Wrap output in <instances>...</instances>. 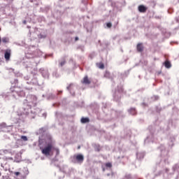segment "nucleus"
Segmentation results:
<instances>
[{"label":"nucleus","mask_w":179,"mask_h":179,"mask_svg":"<svg viewBox=\"0 0 179 179\" xmlns=\"http://www.w3.org/2000/svg\"><path fill=\"white\" fill-rule=\"evenodd\" d=\"M54 152H55V157L59 156V148L55 147L52 143H50L45 146V157H52L54 156Z\"/></svg>","instance_id":"obj_1"},{"label":"nucleus","mask_w":179,"mask_h":179,"mask_svg":"<svg viewBox=\"0 0 179 179\" xmlns=\"http://www.w3.org/2000/svg\"><path fill=\"white\" fill-rule=\"evenodd\" d=\"M74 159H76V161L80 163V164H82L83 163V160H85V157L82 154H78L76 155H74Z\"/></svg>","instance_id":"obj_2"},{"label":"nucleus","mask_w":179,"mask_h":179,"mask_svg":"<svg viewBox=\"0 0 179 179\" xmlns=\"http://www.w3.org/2000/svg\"><path fill=\"white\" fill-rule=\"evenodd\" d=\"M81 83H83V85H90L92 83V81L90 80V79H89V77L87 76H85Z\"/></svg>","instance_id":"obj_3"},{"label":"nucleus","mask_w":179,"mask_h":179,"mask_svg":"<svg viewBox=\"0 0 179 179\" xmlns=\"http://www.w3.org/2000/svg\"><path fill=\"white\" fill-rule=\"evenodd\" d=\"M4 57L6 61H9L10 59V50H6L5 52Z\"/></svg>","instance_id":"obj_4"},{"label":"nucleus","mask_w":179,"mask_h":179,"mask_svg":"<svg viewBox=\"0 0 179 179\" xmlns=\"http://www.w3.org/2000/svg\"><path fill=\"white\" fill-rule=\"evenodd\" d=\"M39 148H40V150H41L42 153L43 155H45V144L41 143V141H40Z\"/></svg>","instance_id":"obj_5"},{"label":"nucleus","mask_w":179,"mask_h":179,"mask_svg":"<svg viewBox=\"0 0 179 179\" xmlns=\"http://www.w3.org/2000/svg\"><path fill=\"white\" fill-rule=\"evenodd\" d=\"M138 10L141 13H145V12H146V10H148V8L145 6L141 5L138 6Z\"/></svg>","instance_id":"obj_6"},{"label":"nucleus","mask_w":179,"mask_h":179,"mask_svg":"<svg viewBox=\"0 0 179 179\" xmlns=\"http://www.w3.org/2000/svg\"><path fill=\"white\" fill-rule=\"evenodd\" d=\"M164 65L167 69H170V68H171V62H170L169 60H166L164 63Z\"/></svg>","instance_id":"obj_7"},{"label":"nucleus","mask_w":179,"mask_h":179,"mask_svg":"<svg viewBox=\"0 0 179 179\" xmlns=\"http://www.w3.org/2000/svg\"><path fill=\"white\" fill-rule=\"evenodd\" d=\"M136 48L138 52H142V51H143V45H142V43H138Z\"/></svg>","instance_id":"obj_8"},{"label":"nucleus","mask_w":179,"mask_h":179,"mask_svg":"<svg viewBox=\"0 0 179 179\" xmlns=\"http://www.w3.org/2000/svg\"><path fill=\"white\" fill-rule=\"evenodd\" d=\"M129 113L131 114V115H135V114H136V109H135V108H131L129 110Z\"/></svg>","instance_id":"obj_9"},{"label":"nucleus","mask_w":179,"mask_h":179,"mask_svg":"<svg viewBox=\"0 0 179 179\" xmlns=\"http://www.w3.org/2000/svg\"><path fill=\"white\" fill-rule=\"evenodd\" d=\"M96 65L99 69H104V64L103 62L96 63Z\"/></svg>","instance_id":"obj_10"},{"label":"nucleus","mask_w":179,"mask_h":179,"mask_svg":"<svg viewBox=\"0 0 179 179\" xmlns=\"http://www.w3.org/2000/svg\"><path fill=\"white\" fill-rule=\"evenodd\" d=\"M90 122V120H89L88 117H83L81 119L82 124H86L87 122Z\"/></svg>","instance_id":"obj_11"},{"label":"nucleus","mask_w":179,"mask_h":179,"mask_svg":"<svg viewBox=\"0 0 179 179\" xmlns=\"http://www.w3.org/2000/svg\"><path fill=\"white\" fill-rule=\"evenodd\" d=\"M21 139L22 141H24V142H27V141H29V138H27V136H22Z\"/></svg>","instance_id":"obj_12"},{"label":"nucleus","mask_w":179,"mask_h":179,"mask_svg":"<svg viewBox=\"0 0 179 179\" xmlns=\"http://www.w3.org/2000/svg\"><path fill=\"white\" fill-rule=\"evenodd\" d=\"M106 167H108V169H111V167H113V164H111V162H107L105 164Z\"/></svg>","instance_id":"obj_13"},{"label":"nucleus","mask_w":179,"mask_h":179,"mask_svg":"<svg viewBox=\"0 0 179 179\" xmlns=\"http://www.w3.org/2000/svg\"><path fill=\"white\" fill-rule=\"evenodd\" d=\"M1 41H3L4 43H9V39L6 37H4L2 38Z\"/></svg>","instance_id":"obj_14"},{"label":"nucleus","mask_w":179,"mask_h":179,"mask_svg":"<svg viewBox=\"0 0 179 179\" xmlns=\"http://www.w3.org/2000/svg\"><path fill=\"white\" fill-rule=\"evenodd\" d=\"M106 26H107V27L110 28V27H111L113 26V24H111V22H108L106 24Z\"/></svg>","instance_id":"obj_15"},{"label":"nucleus","mask_w":179,"mask_h":179,"mask_svg":"<svg viewBox=\"0 0 179 179\" xmlns=\"http://www.w3.org/2000/svg\"><path fill=\"white\" fill-rule=\"evenodd\" d=\"M108 76H110V72L106 71V73H105V77L108 78Z\"/></svg>","instance_id":"obj_16"},{"label":"nucleus","mask_w":179,"mask_h":179,"mask_svg":"<svg viewBox=\"0 0 179 179\" xmlns=\"http://www.w3.org/2000/svg\"><path fill=\"white\" fill-rule=\"evenodd\" d=\"M72 86H73V84H70V85L67 87V90H71V87H72Z\"/></svg>","instance_id":"obj_17"},{"label":"nucleus","mask_w":179,"mask_h":179,"mask_svg":"<svg viewBox=\"0 0 179 179\" xmlns=\"http://www.w3.org/2000/svg\"><path fill=\"white\" fill-rule=\"evenodd\" d=\"M65 60L60 62V66H64L65 65Z\"/></svg>","instance_id":"obj_18"},{"label":"nucleus","mask_w":179,"mask_h":179,"mask_svg":"<svg viewBox=\"0 0 179 179\" xmlns=\"http://www.w3.org/2000/svg\"><path fill=\"white\" fill-rule=\"evenodd\" d=\"M15 176H20V172H15L14 173Z\"/></svg>","instance_id":"obj_19"},{"label":"nucleus","mask_w":179,"mask_h":179,"mask_svg":"<svg viewBox=\"0 0 179 179\" xmlns=\"http://www.w3.org/2000/svg\"><path fill=\"white\" fill-rule=\"evenodd\" d=\"M78 40H79V38H78V36H76V37L75 38V41H78Z\"/></svg>","instance_id":"obj_20"},{"label":"nucleus","mask_w":179,"mask_h":179,"mask_svg":"<svg viewBox=\"0 0 179 179\" xmlns=\"http://www.w3.org/2000/svg\"><path fill=\"white\" fill-rule=\"evenodd\" d=\"M0 43H1V36H0Z\"/></svg>","instance_id":"obj_21"}]
</instances>
